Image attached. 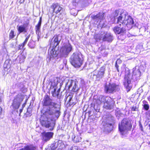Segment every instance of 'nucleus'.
Segmentation results:
<instances>
[{
    "label": "nucleus",
    "instance_id": "obj_1",
    "mask_svg": "<svg viewBox=\"0 0 150 150\" xmlns=\"http://www.w3.org/2000/svg\"><path fill=\"white\" fill-rule=\"evenodd\" d=\"M43 105V114L40 119V123L42 126L52 131L54 129L56 120L60 115V106L53 102L48 95L44 97Z\"/></svg>",
    "mask_w": 150,
    "mask_h": 150
},
{
    "label": "nucleus",
    "instance_id": "obj_2",
    "mask_svg": "<svg viewBox=\"0 0 150 150\" xmlns=\"http://www.w3.org/2000/svg\"><path fill=\"white\" fill-rule=\"evenodd\" d=\"M114 15L115 18L117 19V23L119 26H127L128 30L131 29L134 25L133 19L128 13L125 11H120L117 10L115 11Z\"/></svg>",
    "mask_w": 150,
    "mask_h": 150
},
{
    "label": "nucleus",
    "instance_id": "obj_3",
    "mask_svg": "<svg viewBox=\"0 0 150 150\" xmlns=\"http://www.w3.org/2000/svg\"><path fill=\"white\" fill-rule=\"evenodd\" d=\"M132 125L128 118H124L119 124L118 128L120 133L122 135L127 134L128 131L130 130Z\"/></svg>",
    "mask_w": 150,
    "mask_h": 150
},
{
    "label": "nucleus",
    "instance_id": "obj_4",
    "mask_svg": "<svg viewBox=\"0 0 150 150\" xmlns=\"http://www.w3.org/2000/svg\"><path fill=\"white\" fill-rule=\"evenodd\" d=\"M82 55L80 52H74L70 57L71 63L75 67H80L82 64Z\"/></svg>",
    "mask_w": 150,
    "mask_h": 150
},
{
    "label": "nucleus",
    "instance_id": "obj_5",
    "mask_svg": "<svg viewBox=\"0 0 150 150\" xmlns=\"http://www.w3.org/2000/svg\"><path fill=\"white\" fill-rule=\"evenodd\" d=\"M126 65L123 64L121 68V73L125 71V76L123 81V84L126 88L129 90L131 88V76L129 74V70L128 68H125Z\"/></svg>",
    "mask_w": 150,
    "mask_h": 150
},
{
    "label": "nucleus",
    "instance_id": "obj_6",
    "mask_svg": "<svg viewBox=\"0 0 150 150\" xmlns=\"http://www.w3.org/2000/svg\"><path fill=\"white\" fill-rule=\"evenodd\" d=\"M72 47L69 43L65 44L63 46L60 50V52L62 57H66L69 53L72 50Z\"/></svg>",
    "mask_w": 150,
    "mask_h": 150
},
{
    "label": "nucleus",
    "instance_id": "obj_7",
    "mask_svg": "<svg viewBox=\"0 0 150 150\" xmlns=\"http://www.w3.org/2000/svg\"><path fill=\"white\" fill-rule=\"evenodd\" d=\"M58 47H50L49 50V56L47 59L48 61L53 60L57 57L59 53Z\"/></svg>",
    "mask_w": 150,
    "mask_h": 150
},
{
    "label": "nucleus",
    "instance_id": "obj_8",
    "mask_svg": "<svg viewBox=\"0 0 150 150\" xmlns=\"http://www.w3.org/2000/svg\"><path fill=\"white\" fill-rule=\"evenodd\" d=\"M117 86L115 83L111 84L109 83L108 84H106L104 86V92L107 94L112 93L115 91Z\"/></svg>",
    "mask_w": 150,
    "mask_h": 150
},
{
    "label": "nucleus",
    "instance_id": "obj_9",
    "mask_svg": "<svg viewBox=\"0 0 150 150\" xmlns=\"http://www.w3.org/2000/svg\"><path fill=\"white\" fill-rule=\"evenodd\" d=\"M61 40L60 36L58 35L54 36L53 38L50 40L51 47H59L58 46Z\"/></svg>",
    "mask_w": 150,
    "mask_h": 150
},
{
    "label": "nucleus",
    "instance_id": "obj_10",
    "mask_svg": "<svg viewBox=\"0 0 150 150\" xmlns=\"http://www.w3.org/2000/svg\"><path fill=\"white\" fill-rule=\"evenodd\" d=\"M107 100L106 102L104 103L103 107L106 109L111 110L113 108L115 102L110 97L108 99H107Z\"/></svg>",
    "mask_w": 150,
    "mask_h": 150
},
{
    "label": "nucleus",
    "instance_id": "obj_11",
    "mask_svg": "<svg viewBox=\"0 0 150 150\" xmlns=\"http://www.w3.org/2000/svg\"><path fill=\"white\" fill-rule=\"evenodd\" d=\"M102 125L103 126L102 129L106 132L109 133L112 129L113 127L111 123L103 122Z\"/></svg>",
    "mask_w": 150,
    "mask_h": 150
},
{
    "label": "nucleus",
    "instance_id": "obj_12",
    "mask_svg": "<svg viewBox=\"0 0 150 150\" xmlns=\"http://www.w3.org/2000/svg\"><path fill=\"white\" fill-rule=\"evenodd\" d=\"M118 26H116L114 27L113 30L116 34H120L121 35H125L126 33V30L125 28L121 27Z\"/></svg>",
    "mask_w": 150,
    "mask_h": 150
},
{
    "label": "nucleus",
    "instance_id": "obj_13",
    "mask_svg": "<svg viewBox=\"0 0 150 150\" xmlns=\"http://www.w3.org/2000/svg\"><path fill=\"white\" fill-rule=\"evenodd\" d=\"M53 9V12L56 14H61L63 12V8L58 3L53 4L51 6Z\"/></svg>",
    "mask_w": 150,
    "mask_h": 150
},
{
    "label": "nucleus",
    "instance_id": "obj_14",
    "mask_svg": "<svg viewBox=\"0 0 150 150\" xmlns=\"http://www.w3.org/2000/svg\"><path fill=\"white\" fill-rule=\"evenodd\" d=\"M103 41H107L109 42H111L113 40V37L112 34L107 32H103Z\"/></svg>",
    "mask_w": 150,
    "mask_h": 150
},
{
    "label": "nucleus",
    "instance_id": "obj_15",
    "mask_svg": "<svg viewBox=\"0 0 150 150\" xmlns=\"http://www.w3.org/2000/svg\"><path fill=\"white\" fill-rule=\"evenodd\" d=\"M22 101V99L19 97L17 96L15 97L12 103V106L14 108L18 109L20 106Z\"/></svg>",
    "mask_w": 150,
    "mask_h": 150
},
{
    "label": "nucleus",
    "instance_id": "obj_16",
    "mask_svg": "<svg viewBox=\"0 0 150 150\" xmlns=\"http://www.w3.org/2000/svg\"><path fill=\"white\" fill-rule=\"evenodd\" d=\"M42 22V18L40 17L39 21L38 24L35 26L36 33L37 35V40L39 41L41 33H40V29Z\"/></svg>",
    "mask_w": 150,
    "mask_h": 150
},
{
    "label": "nucleus",
    "instance_id": "obj_17",
    "mask_svg": "<svg viewBox=\"0 0 150 150\" xmlns=\"http://www.w3.org/2000/svg\"><path fill=\"white\" fill-rule=\"evenodd\" d=\"M104 13L103 12L99 13L98 14L92 17L93 19L100 24V21L103 20L104 18Z\"/></svg>",
    "mask_w": 150,
    "mask_h": 150
},
{
    "label": "nucleus",
    "instance_id": "obj_18",
    "mask_svg": "<svg viewBox=\"0 0 150 150\" xmlns=\"http://www.w3.org/2000/svg\"><path fill=\"white\" fill-rule=\"evenodd\" d=\"M53 135V133L52 132H44L42 134L43 139L46 141L49 140L51 138Z\"/></svg>",
    "mask_w": 150,
    "mask_h": 150
},
{
    "label": "nucleus",
    "instance_id": "obj_19",
    "mask_svg": "<svg viewBox=\"0 0 150 150\" xmlns=\"http://www.w3.org/2000/svg\"><path fill=\"white\" fill-rule=\"evenodd\" d=\"M141 73L139 69H136V68L133 69L132 78H135L136 80L139 79Z\"/></svg>",
    "mask_w": 150,
    "mask_h": 150
},
{
    "label": "nucleus",
    "instance_id": "obj_20",
    "mask_svg": "<svg viewBox=\"0 0 150 150\" xmlns=\"http://www.w3.org/2000/svg\"><path fill=\"white\" fill-rule=\"evenodd\" d=\"M105 70V68L102 67L100 69L99 71L96 74H94V75H96L97 78L99 79L102 78L104 76Z\"/></svg>",
    "mask_w": 150,
    "mask_h": 150
},
{
    "label": "nucleus",
    "instance_id": "obj_21",
    "mask_svg": "<svg viewBox=\"0 0 150 150\" xmlns=\"http://www.w3.org/2000/svg\"><path fill=\"white\" fill-rule=\"evenodd\" d=\"M103 119V122L111 123L112 124L114 121V117L110 115L104 117Z\"/></svg>",
    "mask_w": 150,
    "mask_h": 150
},
{
    "label": "nucleus",
    "instance_id": "obj_22",
    "mask_svg": "<svg viewBox=\"0 0 150 150\" xmlns=\"http://www.w3.org/2000/svg\"><path fill=\"white\" fill-rule=\"evenodd\" d=\"M110 97L108 96H100L99 97L97 100V102L98 104H101L102 103H103L104 104V103H105L107 100V99H108Z\"/></svg>",
    "mask_w": 150,
    "mask_h": 150
},
{
    "label": "nucleus",
    "instance_id": "obj_23",
    "mask_svg": "<svg viewBox=\"0 0 150 150\" xmlns=\"http://www.w3.org/2000/svg\"><path fill=\"white\" fill-rule=\"evenodd\" d=\"M61 142V141L59 140L57 141L52 144L50 146L51 150H55V149L58 147Z\"/></svg>",
    "mask_w": 150,
    "mask_h": 150
},
{
    "label": "nucleus",
    "instance_id": "obj_24",
    "mask_svg": "<svg viewBox=\"0 0 150 150\" xmlns=\"http://www.w3.org/2000/svg\"><path fill=\"white\" fill-rule=\"evenodd\" d=\"M18 30V31L19 34L24 32V33L27 32V30L25 26L23 25H21L18 26H17Z\"/></svg>",
    "mask_w": 150,
    "mask_h": 150
},
{
    "label": "nucleus",
    "instance_id": "obj_25",
    "mask_svg": "<svg viewBox=\"0 0 150 150\" xmlns=\"http://www.w3.org/2000/svg\"><path fill=\"white\" fill-rule=\"evenodd\" d=\"M75 81L71 79H69L67 82L66 83V87L68 88V89L69 90L70 88L73 86Z\"/></svg>",
    "mask_w": 150,
    "mask_h": 150
},
{
    "label": "nucleus",
    "instance_id": "obj_26",
    "mask_svg": "<svg viewBox=\"0 0 150 150\" xmlns=\"http://www.w3.org/2000/svg\"><path fill=\"white\" fill-rule=\"evenodd\" d=\"M30 36V35H29L26 38L25 40L21 44V45H19L18 47V50H21L23 49V47L25 46V45L26 44L27 41H28V39Z\"/></svg>",
    "mask_w": 150,
    "mask_h": 150
},
{
    "label": "nucleus",
    "instance_id": "obj_27",
    "mask_svg": "<svg viewBox=\"0 0 150 150\" xmlns=\"http://www.w3.org/2000/svg\"><path fill=\"white\" fill-rule=\"evenodd\" d=\"M103 32H102L100 34L96 35L94 36V38L96 40V41L98 42L100 40H103Z\"/></svg>",
    "mask_w": 150,
    "mask_h": 150
},
{
    "label": "nucleus",
    "instance_id": "obj_28",
    "mask_svg": "<svg viewBox=\"0 0 150 150\" xmlns=\"http://www.w3.org/2000/svg\"><path fill=\"white\" fill-rule=\"evenodd\" d=\"M36 148L35 147L32 145H28L25 146L24 148L20 149L19 150H36Z\"/></svg>",
    "mask_w": 150,
    "mask_h": 150
},
{
    "label": "nucleus",
    "instance_id": "obj_29",
    "mask_svg": "<svg viewBox=\"0 0 150 150\" xmlns=\"http://www.w3.org/2000/svg\"><path fill=\"white\" fill-rule=\"evenodd\" d=\"M58 84V79L57 78H55L53 80V82H51L50 88L52 89L54 88L57 86Z\"/></svg>",
    "mask_w": 150,
    "mask_h": 150
},
{
    "label": "nucleus",
    "instance_id": "obj_30",
    "mask_svg": "<svg viewBox=\"0 0 150 150\" xmlns=\"http://www.w3.org/2000/svg\"><path fill=\"white\" fill-rule=\"evenodd\" d=\"M77 82L75 81L73 85V87L72 89V91L74 92H77L79 90V88L77 86Z\"/></svg>",
    "mask_w": 150,
    "mask_h": 150
},
{
    "label": "nucleus",
    "instance_id": "obj_31",
    "mask_svg": "<svg viewBox=\"0 0 150 150\" xmlns=\"http://www.w3.org/2000/svg\"><path fill=\"white\" fill-rule=\"evenodd\" d=\"M28 45L30 48H34L35 46V41H33L32 40H30L28 42Z\"/></svg>",
    "mask_w": 150,
    "mask_h": 150
},
{
    "label": "nucleus",
    "instance_id": "obj_32",
    "mask_svg": "<svg viewBox=\"0 0 150 150\" xmlns=\"http://www.w3.org/2000/svg\"><path fill=\"white\" fill-rule=\"evenodd\" d=\"M143 103V107L144 109L146 110H148L149 108V105L147 104V102L146 101H144Z\"/></svg>",
    "mask_w": 150,
    "mask_h": 150
},
{
    "label": "nucleus",
    "instance_id": "obj_33",
    "mask_svg": "<svg viewBox=\"0 0 150 150\" xmlns=\"http://www.w3.org/2000/svg\"><path fill=\"white\" fill-rule=\"evenodd\" d=\"M52 96L54 97H57V98H59V94L58 92L56 91V88H54V91H52Z\"/></svg>",
    "mask_w": 150,
    "mask_h": 150
},
{
    "label": "nucleus",
    "instance_id": "obj_34",
    "mask_svg": "<svg viewBox=\"0 0 150 150\" xmlns=\"http://www.w3.org/2000/svg\"><path fill=\"white\" fill-rule=\"evenodd\" d=\"M122 62V61L120 59H118L116 61L115 63V67L117 71L119 72V65L118 64H120Z\"/></svg>",
    "mask_w": 150,
    "mask_h": 150
},
{
    "label": "nucleus",
    "instance_id": "obj_35",
    "mask_svg": "<svg viewBox=\"0 0 150 150\" xmlns=\"http://www.w3.org/2000/svg\"><path fill=\"white\" fill-rule=\"evenodd\" d=\"M15 36V35L14 34V31L13 30H11L9 35V39L13 38Z\"/></svg>",
    "mask_w": 150,
    "mask_h": 150
},
{
    "label": "nucleus",
    "instance_id": "obj_36",
    "mask_svg": "<svg viewBox=\"0 0 150 150\" xmlns=\"http://www.w3.org/2000/svg\"><path fill=\"white\" fill-rule=\"evenodd\" d=\"M76 137L75 135H72V138L73 141L75 142H79V140H76Z\"/></svg>",
    "mask_w": 150,
    "mask_h": 150
},
{
    "label": "nucleus",
    "instance_id": "obj_37",
    "mask_svg": "<svg viewBox=\"0 0 150 150\" xmlns=\"http://www.w3.org/2000/svg\"><path fill=\"white\" fill-rule=\"evenodd\" d=\"M69 150H81L79 149L76 146H73L71 147Z\"/></svg>",
    "mask_w": 150,
    "mask_h": 150
},
{
    "label": "nucleus",
    "instance_id": "obj_38",
    "mask_svg": "<svg viewBox=\"0 0 150 150\" xmlns=\"http://www.w3.org/2000/svg\"><path fill=\"white\" fill-rule=\"evenodd\" d=\"M138 110V108L136 106H133L131 109V110L132 111H137Z\"/></svg>",
    "mask_w": 150,
    "mask_h": 150
},
{
    "label": "nucleus",
    "instance_id": "obj_39",
    "mask_svg": "<svg viewBox=\"0 0 150 150\" xmlns=\"http://www.w3.org/2000/svg\"><path fill=\"white\" fill-rule=\"evenodd\" d=\"M29 24V21L27 20V21H26L23 24V25L25 26V28L27 27L28 25Z\"/></svg>",
    "mask_w": 150,
    "mask_h": 150
},
{
    "label": "nucleus",
    "instance_id": "obj_40",
    "mask_svg": "<svg viewBox=\"0 0 150 150\" xmlns=\"http://www.w3.org/2000/svg\"><path fill=\"white\" fill-rule=\"evenodd\" d=\"M23 110V108H22L20 110H19V112H20L19 115H20V114H21V113L22 112Z\"/></svg>",
    "mask_w": 150,
    "mask_h": 150
},
{
    "label": "nucleus",
    "instance_id": "obj_41",
    "mask_svg": "<svg viewBox=\"0 0 150 150\" xmlns=\"http://www.w3.org/2000/svg\"><path fill=\"white\" fill-rule=\"evenodd\" d=\"M11 47H14V44L13 43H12L11 44Z\"/></svg>",
    "mask_w": 150,
    "mask_h": 150
},
{
    "label": "nucleus",
    "instance_id": "obj_42",
    "mask_svg": "<svg viewBox=\"0 0 150 150\" xmlns=\"http://www.w3.org/2000/svg\"><path fill=\"white\" fill-rule=\"evenodd\" d=\"M2 108L0 107V115L2 114Z\"/></svg>",
    "mask_w": 150,
    "mask_h": 150
},
{
    "label": "nucleus",
    "instance_id": "obj_43",
    "mask_svg": "<svg viewBox=\"0 0 150 150\" xmlns=\"http://www.w3.org/2000/svg\"><path fill=\"white\" fill-rule=\"evenodd\" d=\"M30 109H28V110H27V115H28V110ZM31 114V112L30 113H29V115H30Z\"/></svg>",
    "mask_w": 150,
    "mask_h": 150
},
{
    "label": "nucleus",
    "instance_id": "obj_44",
    "mask_svg": "<svg viewBox=\"0 0 150 150\" xmlns=\"http://www.w3.org/2000/svg\"><path fill=\"white\" fill-rule=\"evenodd\" d=\"M148 100L150 102V96L148 97Z\"/></svg>",
    "mask_w": 150,
    "mask_h": 150
},
{
    "label": "nucleus",
    "instance_id": "obj_45",
    "mask_svg": "<svg viewBox=\"0 0 150 150\" xmlns=\"http://www.w3.org/2000/svg\"><path fill=\"white\" fill-rule=\"evenodd\" d=\"M25 106V104H24L23 105H22V108H24Z\"/></svg>",
    "mask_w": 150,
    "mask_h": 150
},
{
    "label": "nucleus",
    "instance_id": "obj_46",
    "mask_svg": "<svg viewBox=\"0 0 150 150\" xmlns=\"http://www.w3.org/2000/svg\"><path fill=\"white\" fill-rule=\"evenodd\" d=\"M60 88H59L58 90L57 91V92H58L59 93L60 91Z\"/></svg>",
    "mask_w": 150,
    "mask_h": 150
},
{
    "label": "nucleus",
    "instance_id": "obj_47",
    "mask_svg": "<svg viewBox=\"0 0 150 150\" xmlns=\"http://www.w3.org/2000/svg\"><path fill=\"white\" fill-rule=\"evenodd\" d=\"M121 150H127L125 148H122Z\"/></svg>",
    "mask_w": 150,
    "mask_h": 150
},
{
    "label": "nucleus",
    "instance_id": "obj_48",
    "mask_svg": "<svg viewBox=\"0 0 150 150\" xmlns=\"http://www.w3.org/2000/svg\"><path fill=\"white\" fill-rule=\"evenodd\" d=\"M139 126H140V127H142V125L141 124H140Z\"/></svg>",
    "mask_w": 150,
    "mask_h": 150
},
{
    "label": "nucleus",
    "instance_id": "obj_49",
    "mask_svg": "<svg viewBox=\"0 0 150 150\" xmlns=\"http://www.w3.org/2000/svg\"><path fill=\"white\" fill-rule=\"evenodd\" d=\"M1 101V97L0 96V103Z\"/></svg>",
    "mask_w": 150,
    "mask_h": 150
},
{
    "label": "nucleus",
    "instance_id": "obj_50",
    "mask_svg": "<svg viewBox=\"0 0 150 150\" xmlns=\"http://www.w3.org/2000/svg\"><path fill=\"white\" fill-rule=\"evenodd\" d=\"M76 140H79V139H78V137H76Z\"/></svg>",
    "mask_w": 150,
    "mask_h": 150
},
{
    "label": "nucleus",
    "instance_id": "obj_51",
    "mask_svg": "<svg viewBox=\"0 0 150 150\" xmlns=\"http://www.w3.org/2000/svg\"><path fill=\"white\" fill-rule=\"evenodd\" d=\"M75 14H74V16H75Z\"/></svg>",
    "mask_w": 150,
    "mask_h": 150
}]
</instances>
